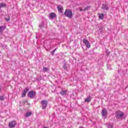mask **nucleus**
<instances>
[{
	"label": "nucleus",
	"mask_w": 128,
	"mask_h": 128,
	"mask_svg": "<svg viewBox=\"0 0 128 128\" xmlns=\"http://www.w3.org/2000/svg\"><path fill=\"white\" fill-rule=\"evenodd\" d=\"M92 100V97L90 96H89L87 97L86 99H85L86 102H90Z\"/></svg>",
	"instance_id": "obj_12"
},
{
	"label": "nucleus",
	"mask_w": 128,
	"mask_h": 128,
	"mask_svg": "<svg viewBox=\"0 0 128 128\" xmlns=\"http://www.w3.org/2000/svg\"><path fill=\"white\" fill-rule=\"evenodd\" d=\"M102 8L104 10H108V4H103Z\"/></svg>",
	"instance_id": "obj_8"
},
{
	"label": "nucleus",
	"mask_w": 128,
	"mask_h": 128,
	"mask_svg": "<svg viewBox=\"0 0 128 128\" xmlns=\"http://www.w3.org/2000/svg\"><path fill=\"white\" fill-rule=\"evenodd\" d=\"M2 90V86H0V92Z\"/></svg>",
	"instance_id": "obj_28"
},
{
	"label": "nucleus",
	"mask_w": 128,
	"mask_h": 128,
	"mask_svg": "<svg viewBox=\"0 0 128 128\" xmlns=\"http://www.w3.org/2000/svg\"><path fill=\"white\" fill-rule=\"evenodd\" d=\"M56 48H55L54 50H52V52H51V54L52 56H54V52H56Z\"/></svg>",
	"instance_id": "obj_23"
},
{
	"label": "nucleus",
	"mask_w": 128,
	"mask_h": 128,
	"mask_svg": "<svg viewBox=\"0 0 128 128\" xmlns=\"http://www.w3.org/2000/svg\"><path fill=\"white\" fill-rule=\"evenodd\" d=\"M110 54V52H107V54Z\"/></svg>",
	"instance_id": "obj_26"
},
{
	"label": "nucleus",
	"mask_w": 128,
	"mask_h": 128,
	"mask_svg": "<svg viewBox=\"0 0 128 128\" xmlns=\"http://www.w3.org/2000/svg\"><path fill=\"white\" fill-rule=\"evenodd\" d=\"M26 94L24 93V92H23L22 94V98H24V96H26Z\"/></svg>",
	"instance_id": "obj_21"
},
{
	"label": "nucleus",
	"mask_w": 128,
	"mask_h": 128,
	"mask_svg": "<svg viewBox=\"0 0 128 128\" xmlns=\"http://www.w3.org/2000/svg\"><path fill=\"white\" fill-rule=\"evenodd\" d=\"M28 92V88H26L24 90V92L25 94H26Z\"/></svg>",
	"instance_id": "obj_22"
},
{
	"label": "nucleus",
	"mask_w": 128,
	"mask_h": 128,
	"mask_svg": "<svg viewBox=\"0 0 128 128\" xmlns=\"http://www.w3.org/2000/svg\"><path fill=\"white\" fill-rule=\"evenodd\" d=\"M108 128H113L114 126H112V124H109L107 125Z\"/></svg>",
	"instance_id": "obj_18"
},
{
	"label": "nucleus",
	"mask_w": 128,
	"mask_h": 128,
	"mask_svg": "<svg viewBox=\"0 0 128 128\" xmlns=\"http://www.w3.org/2000/svg\"><path fill=\"white\" fill-rule=\"evenodd\" d=\"M5 28H6V26H0V32H4Z\"/></svg>",
	"instance_id": "obj_15"
},
{
	"label": "nucleus",
	"mask_w": 128,
	"mask_h": 128,
	"mask_svg": "<svg viewBox=\"0 0 128 128\" xmlns=\"http://www.w3.org/2000/svg\"><path fill=\"white\" fill-rule=\"evenodd\" d=\"M83 42L84 44L88 48H90V44L88 40H86V39H84Z\"/></svg>",
	"instance_id": "obj_5"
},
{
	"label": "nucleus",
	"mask_w": 128,
	"mask_h": 128,
	"mask_svg": "<svg viewBox=\"0 0 128 128\" xmlns=\"http://www.w3.org/2000/svg\"><path fill=\"white\" fill-rule=\"evenodd\" d=\"M64 14L66 16H67V18H72V12L68 9L66 10Z\"/></svg>",
	"instance_id": "obj_1"
},
{
	"label": "nucleus",
	"mask_w": 128,
	"mask_h": 128,
	"mask_svg": "<svg viewBox=\"0 0 128 128\" xmlns=\"http://www.w3.org/2000/svg\"><path fill=\"white\" fill-rule=\"evenodd\" d=\"M79 10H80V12H84V10L82 8H80V7L79 8Z\"/></svg>",
	"instance_id": "obj_25"
},
{
	"label": "nucleus",
	"mask_w": 128,
	"mask_h": 128,
	"mask_svg": "<svg viewBox=\"0 0 128 128\" xmlns=\"http://www.w3.org/2000/svg\"><path fill=\"white\" fill-rule=\"evenodd\" d=\"M40 28H42V26L41 25H40Z\"/></svg>",
	"instance_id": "obj_29"
},
{
	"label": "nucleus",
	"mask_w": 128,
	"mask_h": 128,
	"mask_svg": "<svg viewBox=\"0 0 128 128\" xmlns=\"http://www.w3.org/2000/svg\"><path fill=\"white\" fill-rule=\"evenodd\" d=\"M40 104H41L42 110H46V106H48V100H42L41 101Z\"/></svg>",
	"instance_id": "obj_3"
},
{
	"label": "nucleus",
	"mask_w": 128,
	"mask_h": 128,
	"mask_svg": "<svg viewBox=\"0 0 128 128\" xmlns=\"http://www.w3.org/2000/svg\"><path fill=\"white\" fill-rule=\"evenodd\" d=\"M43 72H50V69H48V68H46V67H44L43 68Z\"/></svg>",
	"instance_id": "obj_13"
},
{
	"label": "nucleus",
	"mask_w": 128,
	"mask_h": 128,
	"mask_svg": "<svg viewBox=\"0 0 128 128\" xmlns=\"http://www.w3.org/2000/svg\"><path fill=\"white\" fill-rule=\"evenodd\" d=\"M7 22H9L10 18L6 19Z\"/></svg>",
	"instance_id": "obj_27"
},
{
	"label": "nucleus",
	"mask_w": 128,
	"mask_h": 128,
	"mask_svg": "<svg viewBox=\"0 0 128 128\" xmlns=\"http://www.w3.org/2000/svg\"><path fill=\"white\" fill-rule=\"evenodd\" d=\"M56 16V15L54 12H52L50 14V18H52V20Z\"/></svg>",
	"instance_id": "obj_9"
},
{
	"label": "nucleus",
	"mask_w": 128,
	"mask_h": 128,
	"mask_svg": "<svg viewBox=\"0 0 128 128\" xmlns=\"http://www.w3.org/2000/svg\"><path fill=\"white\" fill-rule=\"evenodd\" d=\"M4 100V96H0V100Z\"/></svg>",
	"instance_id": "obj_24"
},
{
	"label": "nucleus",
	"mask_w": 128,
	"mask_h": 128,
	"mask_svg": "<svg viewBox=\"0 0 128 128\" xmlns=\"http://www.w3.org/2000/svg\"><path fill=\"white\" fill-rule=\"evenodd\" d=\"M16 121H12L9 123V128H14V126H16Z\"/></svg>",
	"instance_id": "obj_7"
},
{
	"label": "nucleus",
	"mask_w": 128,
	"mask_h": 128,
	"mask_svg": "<svg viewBox=\"0 0 128 128\" xmlns=\"http://www.w3.org/2000/svg\"><path fill=\"white\" fill-rule=\"evenodd\" d=\"M63 68H64V70H68V67H66V64H64L63 66Z\"/></svg>",
	"instance_id": "obj_20"
},
{
	"label": "nucleus",
	"mask_w": 128,
	"mask_h": 128,
	"mask_svg": "<svg viewBox=\"0 0 128 128\" xmlns=\"http://www.w3.org/2000/svg\"><path fill=\"white\" fill-rule=\"evenodd\" d=\"M102 116H104V118H106V115L108 114V111L106 110V109L104 108L102 110Z\"/></svg>",
	"instance_id": "obj_6"
},
{
	"label": "nucleus",
	"mask_w": 128,
	"mask_h": 128,
	"mask_svg": "<svg viewBox=\"0 0 128 128\" xmlns=\"http://www.w3.org/2000/svg\"><path fill=\"white\" fill-rule=\"evenodd\" d=\"M44 128H48L47 127H44Z\"/></svg>",
	"instance_id": "obj_30"
},
{
	"label": "nucleus",
	"mask_w": 128,
	"mask_h": 128,
	"mask_svg": "<svg viewBox=\"0 0 128 128\" xmlns=\"http://www.w3.org/2000/svg\"><path fill=\"white\" fill-rule=\"evenodd\" d=\"M32 116V112H28L25 114V117L26 118H28V116Z\"/></svg>",
	"instance_id": "obj_14"
},
{
	"label": "nucleus",
	"mask_w": 128,
	"mask_h": 128,
	"mask_svg": "<svg viewBox=\"0 0 128 128\" xmlns=\"http://www.w3.org/2000/svg\"><path fill=\"white\" fill-rule=\"evenodd\" d=\"M6 4L4 3H0V8H5Z\"/></svg>",
	"instance_id": "obj_17"
},
{
	"label": "nucleus",
	"mask_w": 128,
	"mask_h": 128,
	"mask_svg": "<svg viewBox=\"0 0 128 128\" xmlns=\"http://www.w3.org/2000/svg\"><path fill=\"white\" fill-rule=\"evenodd\" d=\"M58 10L59 12H62V10H64V8H62V6L59 5L58 6Z\"/></svg>",
	"instance_id": "obj_11"
},
{
	"label": "nucleus",
	"mask_w": 128,
	"mask_h": 128,
	"mask_svg": "<svg viewBox=\"0 0 128 128\" xmlns=\"http://www.w3.org/2000/svg\"><path fill=\"white\" fill-rule=\"evenodd\" d=\"M124 112H118L116 113V118L122 120V116H124Z\"/></svg>",
	"instance_id": "obj_4"
},
{
	"label": "nucleus",
	"mask_w": 128,
	"mask_h": 128,
	"mask_svg": "<svg viewBox=\"0 0 128 128\" xmlns=\"http://www.w3.org/2000/svg\"><path fill=\"white\" fill-rule=\"evenodd\" d=\"M36 96V91H30L28 94V96L30 98H34Z\"/></svg>",
	"instance_id": "obj_2"
},
{
	"label": "nucleus",
	"mask_w": 128,
	"mask_h": 128,
	"mask_svg": "<svg viewBox=\"0 0 128 128\" xmlns=\"http://www.w3.org/2000/svg\"><path fill=\"white\" fill-rule=\"evenodd\" d=\"M90 8V6H87L86 7H85L84 9V12H86V10H88V9Z\"/></svg>",
	"instance_id": "obj_19"
},
{
	"label": "nucleus",
	"mask_w": 128,
	"mask_h": 128,
	"mask_svg": "<svg viewBox=\"0 0 128 128\" xmlns=\"http://www.w3.org/2000/svg\"><path fill=\"white\" fill-rule=\"evenodd\" d=\"M60 94L62 96H66V94H68V91L66 90H62L60 92Z\"/></svg>",
	"instance_id": "obj_10"
},
{
	"label": "nucleus",
	"mask_w": 128,
	"mask_h": 128,
	"mask_svg": "<svg viewBox=\"0 0 128 128\" xmlns=\"http://www.w3.org/2000/svg\"><path fill=\"white\" fill-rule=\"evenodd\" d=\"M104 14H98V18H100V20H102L104 18Z\"/></svg>",
	"instance_id": "obj_16"
}]
</instances>
